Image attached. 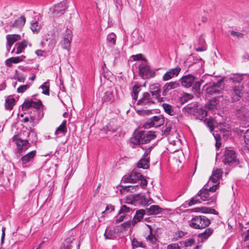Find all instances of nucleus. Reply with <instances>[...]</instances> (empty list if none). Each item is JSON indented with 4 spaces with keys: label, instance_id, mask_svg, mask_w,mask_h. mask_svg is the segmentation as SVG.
Returning <instances> with one entry per match:
<instances>
[{
    "label": "nucleus",
    "instance_id": "14",
    "mask_svg": "<svg viewBox=\"0 0 249 249\" xmlns=\"http://www.w3.org/2000/svg\"><path fill=\"white\" fill-rule=\"evenodd\" d=\"M180 71L181 68L178 66L175 68L170 69L163 75L162 80L166 81L177 77Z\"/></svg>",
    "mask_w": 249,
    "mask_h": 249
},
{
    "label": "nucleus",
    "instance_id": "36",
    "mask_svg": "<svg viewBox=\"0 0 249 249\" xmlns=\"http://www.w3.org/2000/svg\"><path fill=\"white\" fill-rule=\"evenodd\" d=\"M107 40L108 46H113L115 44L116 40V36L113 33L109 34L107 37Z\"/></svg>",
    "mask_w": 249,
    "mask_h": 249
},
{
    "label": "nucleus",
    "instance_id": "60",
    "mask_svg": "<svg viewBox=\"0 0 249 249\" xmlns=\"http://www.w3.org/2000/svg\"><path fill=\"white\" fill-rule=\"evenodd\" d=\"M198 45L197 44H195L194 45L195 49L197 52H203L205 51L206 50V47L205 46H197Z\"/></svg>",
    "mask_w": 249,
    "mask_h": 249
},
{
    "label": "nucleus",
    "instance_id": "8",
    "mask_svg": "<svg viewBox=\"0 0 249 249\" xmlns=\"http://www.w3.org/2000/svg\"><path fill=\"white\" fill-rule=\"evenodd\" d=\"M224 81V78L219 79L217 82L213 83L206 89L207 94L210 95L220 94L223 90L222 84Z\"/></svg>",
    "mask_w": 249,
    "mask_h": 249
},
{
    "label": "nucleus",
    "instance_id": "39",
    "mask_svg": "<svg viewBox=\"0 0 249 249\" xmlns=\"http://www.w3.org/2000/svg\"><path fill=\"white\" fill-rule=\"evenodd\" d=\"M121 187L122 188V189L124 191L130 192H134L137 191V189L139 188V186L138 185L134 186H123L121 185Z\"/></svg>",
    "mask_w": 249,
    "mask_h": 249
},
{
    "label": "nucleus",
    "instance_id": "24",
    "mask_svg": "<svg viewBox=\"0 0 249 249\" xmlns=\"http://www.w3.org/2000/svg\"><path fill=\"white\" fill-rule=\"evenodd\" d=\"M16 45L17 47V50L15 52L16 54H18L22 53L24 49L27 47V45L30 47L32 46V44L29 43L27 40H24L22 42L17 43Z\"/></svg>",
    "mask_w": 249,
    "mask_h": 249
},
{
    "label": "nucleus",
    "instance_id": "12",
    "mask_svg": "<svg viewBox=\"0 0 249 249\" xmlns=\"http://www.w3.org/2000/svg\"><path fill=\"white\" fill-rule=\"evenodd\" d=\"M13 140L15 142L17 149L19 152L23 150L27 149L31 145L29 142V140H22L19 138L18 135H14L13 137Z\"/></svg>",
    "mask_w": 249,
    "mask_h": 249
},
{
    "label": "nucleus",
    "instance_id": "26",
    "mask_svg": "<svg viewBox=\"0 0 249 249\" xmlns=\"http://www.w3.org/2000/svg\"><path fill=\"white\" fill-rule=\"evenodd\" d=\"M164 209L159 205H153L147 209V212L148 215H157L162 212Z\"/></svg>",
    "mask_w": 249,
    "mask_h": 249
},
{
    "label": "nucleus",
    "instance_id": "30",
    "mask_svg": "<svg viewBox=\"0 0 249 249\" xmlns=\"http://www.w3.org/2000/svg\"><path fill=\"white\" fill-rule=\"evenodd\" d=\"M149 158L142 157L137 163V167L139 168L147 169L149 168Z\"/></svg>",
    "mask_w": 249,
    "mask_h": 249
},
{
    "label": "nucleus",
    "instance_id": "37",
    "mask_svg": "<svg viewBox=\"0 0 249 249\" xmlns=\"http://www.w3.org/2000/svg\"><path fill=\"white\" fill-rule=\"evenodd\" d=\"M104 236L106 239H113L115 237L116 232L114 230L107 228L106 230Z\"/></svg>",
    "mask_w": 249,
    "mask_h": 249
},
{
    "label": "nucleus",
    "instance_id": "6",
    "mask_svg": "<svg viewBox=\"0 0 249 249\" xmlns=\"http://www.w3.org/2000/svg\"><path fill=\"white\" fill-rule=\"evenodd\" d=\"M235 115L238 119L244 121H249V106L241 105L236 107Z\"/></svg>",
    "mask_w": 249,
    "mask_h": 249
},
{
    "label": "nucleus",
    "instance_id": "43",
    "mask_svg": "<svg viewBox=\"0 0 249 249\" xmlns=\"http://www.w3.org/2000/svg\"><path fill=\"white\" fill-rule=\"evenodd\" d=\"M230 80L233 83H240L242 80V76L240 74H233L230 77Z\"/></svg>",
    "mask_w": 249,
    "mask_h": 249
},
{
    "label": "nucleus",
    "instance_id": "42",
    "mask_svg": "<svg viewBox=\"0 0 249 249\" xmlns=\"http://www.w3.org/2000/svg\"><path fill=\"white\" fill-rule=\"evenodd\" d=\"M102 131L105 132L107 135H109L116 131V129L111 127V124H108L105 127L103 128Z\"/></svg>",
    "mask_w": 249,
    "mask_h": 249
},
{
    "label": "nucleus",
    "instance_id": "25",
    "mask_svg": "<svg viewBox=\"0 0 249 249\" xmlns=\"http://www.w3.org/2000/svg\"><path fill=\"white\" fill-rule=\"evenodd\" d=\"M130 142L134 145H138L142 144V133L141 131L135 132L133 136L130 139Z\"/></svg>",
    "mask_w": 249,
    "mask_h": 249
},
{
    "label": "nucleus",
    "instance_id": "49",
    "mask_svg": "<svg viewBox=\"0 0 249 249\" xmlns=\"http://www.w3.org/2000/svg\"><path fill=\"white\" fill-rule=\"evenodd\" d=\"M223 174V171L221 169L217 168L213 170L212 175L213 177H216L217 178H220Z\"/></svg>",
    "mask_w": 249,
    "mask_h": 249
},
{
    "label": "nucleus",
    "instance_id": "21",
    "mask_svg": "<svg viewBox=\"0 0 249 249\" xmlns=\"http://www.w3.org/2000/svg\"><path fill=\"white\" fill-rule=\"evenodd\" d=\"M213 230L209 228L205 231L198 234V241L199 242L202 243L206 241L213 233Z\"/></svg>",
    "mask_w": 249,
    "mask_h": 249
},
{
    "label": "nucleus",
    "instance_id": "28",
    "mask_svg": "<svg viewBox=\"0 0 249 249\" xmlns=\"http://www.w3.org/2000/svg\"><path fill=\"white\" fill-rule=\"evenodd\" d=\"M218 103L219 101L217 98L214 97L206 104L205 107L209 110L213 111L217 109V106Z\"/></svg>",
    "mask_w": 249,
    "mask_h": 249
},
{
    "label": "nucleus",
    "instance_id": "16",
    "mask_svg": "<svg viewBox=\"0 0 249 249\" xmlns=\"http://www.w3.org/2000/svg\"><path fill=\"white\" fill-rule=\"evenodd\" d=\"M36 154V151L33 150L28 153L21 158V161L23 167L29 166V162L33 160Z\"/></svg>",
    "mask_w": 249,
    "mask_h": 249
},
{
    "label": "nucleus",
    "instance_id": "1",
    "mask_svg": "<svg viewBox=\"0 0 249 249\" xmlns=\"http://www.w3.org/2000/svg\"><path fill=\"white\" fill-rule=\"evenodd\" d=\"M43 105L40 100L34 101L32 99H26L22 105V108L26 110L30 107H33L35 109V112L37 113V115L35 116H31V122L33 123H38V121L43 117Z\"/></svg>",
    "mask_w": 249,
    "mask_h": 249
},
{
    "label": "nucleus",
    "instance_id": "9",
    "mask_svg": "<svg viewBox=\"0 0 249 249\" xmlns=\"http://www.w3.org/2000/svg\"><path fill=\"white\" fill-rule=\"evenodd\" d=\"M139 74L142 79H147L155 76V72L145 63H142L139 66Z\"/></svg>",
    "mask_w": 249,
    "mask_h": 249
},
{
    "label": "nucleus",
    "instance_id": "7",
    "mask_svg": "<svg viewBox=\"0 0 249 249\" xmlns=\"http://www.w3.org/2000/svg\"><path fill=\"white\" fill-rule=\"evenodd\" d=\"M164 122V119L163 116H154L146 121L143 125V127L145 128H149L152 127H158L163 125Z\"/></svg>",
    "mask_w": 249,
    "mask_h": 249
},
{
    "label": "nucleus",
    "instance_id": "48",
    "mask_svg": "<svg viewBox=\"0 0 249 249\" xmlns=\"http://www.w3.org/2000/svg\"><path fill=\"white\" fill-rule=\"evenodd\" d=\"M202 81H195L194 85L193 87V90L198 93L199 92L200 86L202 84Z\"/></svg>",
    "mask_w": 249,
    "mask_h": 249
},
{
    "label": "nucleus",
    "instance_id": "19",
    "mask_svg": "<svg viewBox=\"0 0 249 249\" xmlns=\"http://www.w3.org/2000/svg\"><path fill=\"white\" fill-rule=\"evenodd\" d=\"M150 93L148 92H144L142 97L138 101L137 105L141 106L150 105L154 104Z\"/></svg>",
    "mask_w": 249,
    "mask_h": 249
},
{
    "label": "nucleus",
    "instance_id": "64",
    "mask_svg": "<svg viewBox=\"0 0 249 249\" xmlns=\"http://www.w3.org/2000/svg\"><path fill=\"white\" fill-rule=\"evenodd\" d=\"M167 249H180V247L178 244H171L168 246Z\"/></svg>",
    "mask_w": 249,
    "mask_h": 249
},
{
    "label": "nucleus",
    "instance_id": "63",
    "mask_svg": "<svg viewBox=\"0 0 249 249\" xmlns=\"http://www.w3.org/2000/svg\"><path fill=\"white\" fill-rule=\"evenodd\" d=\"M231 36H236L237 37H242L243 34L241 33L235 32L234 31H230Z\"/></svg>",
    "mask_w": 249,
    "mask_h": 249
},
{
    "label": "nucleus",
    "instance_id": "4",
    "mask_svg": "<svg viewBox=\"0 0 249 249\" xmlns=\"http://www.w3.org/2000/svg\"><path fill=\"white\" fill-rule=\"evenodd\" d=\"M211 224L210 219L204 215L194 217L189 222L190 226L194 229H204L208 227Z\"/></svg>",
    "mask_w": 249,
    "mask_h": 249
},
{
    "label": "nucleus",
    "instance_id": "18",
    "mask_svg": "<svg viewBox=\"0 0 249 249\" xmlns=\"http://www.w3.org/2000/svg\"><path fill=\"white\" fill-rule=\"evenodd\" d=\"M142 133V144L149 143L151 140L156 138L155 132L152 131H141Z\"/></svg>",
    "mask_w": 249,
    "mask_h": 249
},
{
    "label": "nucleus",
    "instance_id": "61",
    "mask_svg": "<svg viewBox=\"0 0 249 249\" xmlns=\"http://www.w3.org/2000/svg\"><path fill=\"white\" fill-rule=\"evenodd\" d=\"M244 142L247 144H249V129L244 134Z\"/></svg>",
    "mask_w": 249,
    "mask_h": 249
},
{
    "label": "nucleus",
    "instance_id": "50",
    "mask_svg": "<svg viewBox=\"0 0 249 249\" xmlns=\"http://www.w3.org/2000/svg\"><path fill=\"white\" fill-rule=\"evenodd\" d=\"M30 86L31 85L29 84L20 86L17 89V92L18 93H22L28 89Z\"/></svg>",
    "mask_w": 249,
    "mask_h": 249
},
{
    "label": "nucleus",
    "instance_id": "10",
    "mask_svg": "<svg viewBox=\"0 0 249 249\" xmlns=\"http://www.w3.org/2000/svg\"><path fill=\"white\" fill-rule=\"evenodd\" d=\"M243 87L241 84L232 87L230 90V94L232 102H236L239 100L243 94Z\"/></svg>",
    "mask_w": 249,
    "mask_h": 249
},
{
    "label": "nucleus",
    "instance_id": "20",
    "mask_svg": "<svg viewBox=\"0 0 249 249\" xmlns=\"http://www.w3.org/2000/svg\"><path fill=\"white\" fill-rule=\"evenodd\" d=\"M76 244V242L73 236L69 237L62 243L60 249H71L73 246Z\"/></svg>",
    "mask_w": 249,
    "mask_h": 249
},
{
    "label": "nucleus",
    "instance_id": "51",
    "mask_svg": "<svg viewBox=\"0 0 249 249\" xmlns=\"http://www.w3.org/2000/svg\"><path fill=\"white\" fill-rule=\"evenodd\" d=\"M193 98V95L189 93H184L181 97L182 102H187Z\"/></svg>",
    "mask_w": 249,
    "mask_h": 249
},
{
    "label": "nucleus",
    "instance_id": "29",
    "mask_svg": "<svg viewBox=\"0 0 249 249\" xmlns=\"http://www.w3.org/2000/svg\"><path fill=\"white\" fill-rule=\"evenodd\" d=\"M149 90L153 96L156 97L160 96V85L158 83L151 85L149 87Z\"/></svg>",
    "mask_w": 249,
    "mask_h": 249
},
{
    "label": "nucleus",
    "instance_id": "27",
    "mask_svg": "<svg viewBox=\"0 0 249 249\" xmlns=\"http://www.w3.org/2000/svg\"><path fill=\"white\" fill-rule=\"evenodd\" d=\"M145 214V211L143 209L137 210L136 213L132 220V225H135L137 222L141 221L144 214Z\"/></svg>",
    "mask_w": 249,
    "mask_h": 249
},
{
    "label": "nucleus",
    "instance_id": "22",
    "mask_svg": "<svg viewBox=\"0 0 249 249\" xmlns=\"http://www.w3.org/2000/svg\"><path fill=\"white\" fill-rule=\"evenodd\" d=\"M179 86V84L178 81H172L166 83L163 87L162 95H166V93L170 90L174 89Z\"/></svg>",
    "mask_w": 249,
    "mask_h": 249
},
{
    "label": "nucleus",
    "instance_id": "58",
    "mask_svg": "<svg viewBox=\"0 0 249 249\" xmlns=\"http://www.w3.org/2000/svg\"><path fill=\"white\" fill-rule=\"evenodd\" d=\"M138 180L141 181L140 185L142 188H144L147 185V181L143 175L142 177L139 178Z\"/></svg>",
    "mask_w": 249,
    "mask_h": 249
},
{
    "label": "nucleus",
    "instance_id": "3",
    "mask_svg": "<svg viewBox=\"0 0 249 249\" xmlns=\"http://www.w3.org/2000/svg\"><path fill=\"white\" fill-rule=\"evenodd\" d=\"M222 161L224 164L230 166L239 163L236 153L232 148L227 147L225 148L222 157Z\"/></svg>",
    "mask_w": 249,
    "mask_h": 249
},
{
    "label": "nucleus",
    "instance_id": "56",
    "mask_svg": "<svg viewBox=\"0 0 249 249\" xmlns=\"http://www.w3.org/2000/svg\"><path fill=\"white\" fill-rule=\"evenodd\" d=\"M197 106H196V104H194L193 106L188 105L185 107H184V109L188 112H193L195 111L196 109L197 110L196 108Z\"/></svg>",
    "mask_w": 249,
    "mask_h": 249
},
{
    "label": "nucleus",
    "instance_id": "17",
    "mask_svg": "<svg viewBox=\"0 0 249 249\" xmlns=\"http://www.w3.org/2000/svg\"><path fill=\"white\" fill-rule=\"evenodd\" d=\"M195 80V78L191 74L184 76L180 79L181 85L186 88L191 87L194 83Z\"/></svg>",
    "mask_w": 249,
    "mask_h": 249
},
{
    "label": "nucleus",
    "instance_id": "57",
    "mask_svg": "<svg viewBox=\"0 0 249 249\" xmlns=\"http://www.w3.org/2000/svg\"><path fill=\"white\" fill-rule=\"evenodd\" d=\"M197 111L200 115V116L199 117V119L201 120L204 119L207 115V112L204 109H200L199 110H197Z\"/></svg>",
    "mask_w": 249,
    "mask_h": 249
},
{
    "label": "nucleus",
    "instance_id": "38",
    "mask_svg": "<svg viewBox=\"0 0 249 249\" xmlns=\"http://www.w3.org/2000/svg\"><path fill=\"white\" fill-rule=\"evenodd\" d=\"M40 88L42 89V93L47 95H49L50 83L49 82L46 81L43 83Z\"/></svg>",
    "mask_w": 249,
    "mask_h": 249
},
{
    "label": "nucleus",
    "instance_id": "31",
    "mask_svg": "<svg viewBox=\"0 0 249 249\" xmlns=\"http://www.w3.org/2000/svg\"><path fill=\"white\" fill-rule=\"evenodd\" d=\"M66 121L64 120L62 124L57 127L55 133L57 137H60L65 134L67 131Z\"/></svg>",
    "mask_w": 249,
    "mask_h": 249
},
{
    "label": "nucleus",
    "instance_id": "44",
    "mask_svg": "<svg viewBox=\"0 0 249 249\" xmlns=\"http://www.w3.org/2000/svg\"><path fill=\"white\" fill-rule=\"evenodd\" d=\"M30 28L33 32L37 33L40 29V26L38 22L35 21L31 23Z\"/></svg>",
    "mask_w": 249,
    "mask_h": 249
},
{
    "label": "nucleus",
    "instance_id": "13",
    "mask_svg": "<svg viewBox=\"0 0 249 249\" xmlns=\"http://www.w3.org/2000/svg\"><path fill=\"white\" fill-rule=\"evenodd\" d=\"M142 177V175L140 173L132 172L128 175L124 176L122 179V182L124 183H134L138 180L139 178Z\"/></svg>",
    "mask_w": 249,
    "mask_h": 249
},
{
    "label": "nucleus",
    "instance_id": "52",
    "mask_svg": "<svg viewBox=\"0 0 249 249\" xmlns=\"http://www.w3.org/2000/svg\"><path fill=\"white\" fill-rule=\"evenodd\" d=\"M198 196H197V194L194 196L189 202L188 205L191 206L193 205L200 203V201L198 198Z\"/></svg>",
    "mask_w": 249,
    "mask_h": 249
},
{
    "label": "nucleus",
    "instance_id": "15",
    "mask_svg": "<svg viewBox=\"0 0 249 249\" xmlns=\"http://www.w3.org/2000/svg\"><path fill=\"white\" fill-rule=\"evenodd\" d=\"M116 92L114 89L110 87L106 91L102 97V101L104 102H112L115 100Z\"/></svg>",
    "mask_w": 249,
    "mask_h": 249
},
{
    "label": "nucleus",
    "instance_id": "2",
    "mask_svg": "<svg viewBox=\"0 0 249 249\" xmlns=\"http://www.w3.org/2000/svg\"><path fill=\"white\" fill-rule=\"evenodd\" d=\"M218 188V184H213L209 189L206 187L205 185L197 193V196L200 197L202 201L208 200L207 204L212 205L215 204L216 196L214 195L211 197L210 199H207L210 196L209 192H214Z\"/></svg>",
    "mask_w": 249,
    "mask_h": 249
},
{
    "label": "nucleus",
    "instance_id": "40",
    "mask_svg": "<svg viewBox=\"0 0 249 249\" xmlns=\"http://www.w3.org/2000/svg\"><path fill=\"white\" fill-rule=\"evenodd\" d=\"M132 40L133 43L134 45H137L142 40V36H139L138 33H133L132 34Z\"/></svg>",
    "mask_w": 249,
    "mask_h": 249
},
{
    "label": "nucleus",
    "instance_id": "33",
    "mask_svg": "<svg viewBox=\"0 0 249 249\" xmlns=\"http://www.w3.org/2000/svg\"><path fill=\"white\" fill-rule=\"evenodd\" d=\"M16 103V100L14 98L9 96L5 100V107L7 110H12L13 106Z\"/></svg>",
    "mask_w": 249,
    "mask_h": 249
},
{
    "label": "nucleus",
    "instance_id": "54",
    "mask_svg": "<svg viewBox=\"0 0 249 249\" xmlns=\"http://www.w3.org/2000/svg\"><path fill=\"white\" fill-rule=\"evenodd\" d=\"M210 209V208H207V207H201V208H195L192 210L193 212H201L203 213H207L205 211H209V210Z\"/></svg>",
    "mask_w": 249,
    "mask_h": 249
},
{
    "label": "nucleus",
    "instance_id": "23",
    "mask_svg": "<svg viewBox=\"0 0 249 249\" xmlns=\"http://www.w3.org/2000/svg\"><path fill=\"white\" fill-rule=\"evenodd\" d=\"M26 22V18L24 16L18 17L11 25V27L21 29L22 28Z\"/></svg>",
    "mask_w": 249,
    "mask_h": 249
},
{
    "label": "nucleus",
    "instance_id": "35",
    "mask_svg": "<svg viewBox=\"0 0 249 249\" xmlns=\"http://www.w3.org/2000/svg\"><path fill=\"white\" fill-rule=\"evenodd\" d=\"M23 61V59L19 56L18 57H12L6 60V65L10 67L12 66V63L17 64Z\"/></svg>",
    "mask_w": 249,
    "mask_h": 249
},
{
    "label": "nucleus",
    "instance_id": "45",
    "mask_svg": "<svg viewBox=\"0 0 249 249\" xmlns=\"http://www.w3.org/2000/svg\"><path fill=\"white\" fill-rule=\"evenodd\" d=\"M130 211V208L126 206L125 205H123L120 211H119V214H125L126 216L127 214V213H129Z\"/></svg>",
    "mask_w": 249,
    "mask_h": 249
},
{
    "label": "nucleus",
    "instance_id": "11",
    "mask_svg": "<svg viewBox=\"0 0 249 249\" xmlns=\"http://www.w3.org/2000/svg\"><path fill=\"white\" fill-rule=\"evenodd\" d=\"M67 1L63 0L51 9L54 17H58L63 14L68 8Z\"/></svg>",
    "mask_w": 249,
    "mask_h": 249
},
{
    "label": "nucleus",
    "instance_id": "47",
    "mask_svg": "<svg viewBox=\"0 0 249 249\" xmlns=\"http://www.w3.org/2000/svg\"><path fill=\"white\" fill-rule=\"evenodd\" d=\"M140 91V87L138 86L135 85L133 87V92L132 96L134 100H136L138 98V95Z\"/></svg>",
    "mask_w": 249,
    "mask_h": 249
},
{
    "label": "nucleus",
    "instance_id": "5",
    "mask_svg": "<svg viewBox=\"0 0 249 249\" xmlns=\"http://www.w3.org/2000/svg\"><path fill=\"white\" fill-rule=\"evenodd\" d=\"M148 199L145 195L142 194H136L127 197V203L134 205H141L145 206L148 204Z\"/></svg>",
    "mask_w": 249,
    "mask_h": 249
},
{
    "label": "nucleus",
    "instance_id": "46",
    "mask_svg": "<svg viewBox=\"0 0 249 249\" xmlns=\"http://www.w3.org/2000/svg\"><path fill=\"white\" fill-rule=\"evenodd\" d=\"M28 137L29 138V141H31L32 142H36L37 140L36 134L33 131L27 132Z\"/></svg>",
    "mask_w": 249,
    "mask_h": 249
},
{
    "label": "nucleus",
    "instance_id": "59",
    "mask_svg": "<svg viewBox=\"0 0 249 249\" xmlns=\"http://www.w3.org/2000/svg\"><path fill=\"white\" fill-rule=\"evenodd\" d=\"M219 179V178H217L216 177H213V176H212L210 178V179H209V181L208 182L207 186H208L209 184L211 183V182H212V183H214L215 184H218L219 185V182H218Z\"/></svg>",
    "mask_w": 249,
    "mask_h": 249
},
{
    "label": "nucleus",
    "instance_id": "34",
    "mask_svg": "<svg viewBox=\"0 0 249 249\" xmlns=\"http://www.w3.org/2000/svg\"><path fill=\"white\" fill-rule=\"evenodd\" d=\"M162 107L164 111L168 115L170 116H174L175 115L176 113L174 110L173 107L171 105L167 103H163L162 104Z\"/></svg>",
    "mask_w": 249,
    "mask_h": 249
},
{
    "label": "nucleus",
    "instance_id": "53",
    "mask_svg": "<svg viewBox=\"0 0 249 249\" xmlns=\"http://www.w3.org/2000/svg\"><path fill=\"white\" fill-rule=\"evenodd\" d=\"M153 147H154V145H153V146H148V147H142V149L145 151L142 156L144 157H145V158H148L147 157L149 155V154L150 153V152L152 150V149L153 148Z\"/></svg>",
    "mask_w": 249,
    "mask_h": 249
},
{
    "label": "nucleus",
    "instance_id": "55",
    "mask_svg": "<svg viewBox=\"0 0 249 249\" xmlns=\"http://www.w3.org/2000/svg\"><path fill=\"white\" fill-rule=\"evenodd\" d=\"M146 239L153 244H155L157 240L155 236L152 233L151 231L150 232V234L146 237Z\"/></svg>",
    "mask_w": 249,
    "mask_h": 249
},
{
    "label": "nucleus",
    "instance_id": "41",
    "mask_svg": "<svg viewBox=\"0 0 249 249\" xmlns=\"http://www.w3.org/2000/svg\"><path fill=\"white\" fill-rule=\"evenodd\" d=\"M61 44L63 49L69 50L70 48L71 40L65 37L61 41Z\"/></svg>",
    "mask_w": 249,
    "mask_h": 249
},
{
    "label": "nucleus",
    "instance_id": "62",
    "mask_svg": "<svg viewBox=\"0 0 249 249\" xmlns=\"http://www.w3.org/2000/svg\"><path fill=\"white\" fill-rule=\"evenodd\" d=\"M195 244V240L193 239H189L187 241L184 243L185 247H191Z\"/></svg>",
    "mask_w": 249,
    "mask_h": 249
},
{
    "label": "nucleus",
    "instance_id": "32",
    "mask_svg": "<svg viewBox=\"0 0 249 249\" xmlns=\"http://www.w3.org/2000/svg\"><path fill=\"white\" fill-rule=\"evenodd\" d=\"M21 39V36L19 35L13 34L8 35L6 36L7 44L13 45V44L17 41Z\"/></svg>",
    "mask_w": 249,
    "mask_h": 249
}]
</instances>
